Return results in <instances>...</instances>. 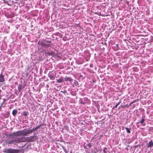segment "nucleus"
Segmentation results:
<instances>
[{
	"instance_id": "nucleus-1",
	"label": "nucleus",
	"mask_w": 153,
	"mask_h": 153,
	"mask_svg": "<svg viewBox=\"0 0 153 153\" xmlns=\"http://www.w3.org/2000/svg\"><path fill=\"white\" fill-rule=\"evenodd\" d=\"M3 152L4 153H18L19 152V150L10 148L5 149H3Z\"/></svg>"
},
{
	"instance_id": "nucleus-2",
	"label": "nucleus",
	"mask_w": 153,
	"mask_h": 153,
	"mask_svg": "<svg viewBox=\"0 0 153 153\" xmlns=\"http://www.w3.org/2000/svg\"><path fill=\"white\" fill-rule=\"evenodd\" d=\"M20 136H26L30 134L29 128H25L21 131H19Z\"/></svg>"
},
{
	"instance_id": "nucleus-3",
	"label": "nucleus",
	"mask_w": 153,
	"mask_h": 153,
	"mask_svg": "<svg viewBox=\"0 0 153 153\" xmlns=\"http://www.w3.org/2000/svg\"><path fill=\"white\" fill-rule=\"evenodd\" d=\"M36 136H31L26 137L27 142H33L36 140Z\"/></svg>"
},
{
	"instance_id": "nucleus-4",
	"label": "nucleus",
	"mask_w": 153,
	"mask_h": 153,
	"mask_svg": "<svg viewBox=\"0 0 153 153\" xmlns=\"http://www.w3.org/2000/svg\"><path fill=\"white\" fill-rule=\"evenodd\" d=\"M5 143L7 144H15V140H7L5 141Z\"/></svg>"
},
{
	"instance_id": "nucleus-5",
	"label": "nucleus",
	"mask_w": 153,
	"mask_h": 153,
	"mask_svg": "<svg viewBox=\"0 0 153 153\" xmlns=\"http://www.w3.org/2000/svg\"><path fill=\"white\" fill-rule=\"evenodd\" d=\"M50 41L46 43H44L42 44V45L46 48H48L51 46L52 44L50 43Z\"/></svg>"
},
{
	"instance_id": "nucleus-6",
	"label": "nucleus",
	"mask_w": 153,
	"mask_h": 153,
	"mask_svg": "<svg viewBox=\"0 0 153 153\" xmlns=\"http://www.w3.org/2000/svg\"><path fill=\"white\" fill-rule=\"evenodd\" d=\"M48 76L51 80H54L55 79V76L52 72H50L49 73Z\"/></svg>"
},
{
	"instance_id": "nucleus-7",
	"label": "nucleus",
	"mask_w": 153,
	"mask_h": 153,
	"mask_svg": "<svg viewBox=\"0 0 153 153\" xmlns=\"http://www.w3.org/2000/svg\"><path fill=\"white\" fill-rule=\"evenodd\" d=\"M5 79L4 78V76L1 74H0V83H4Z\"/></svg>"
},
{
	"instance_id": "nucleus-8",
	"label": "nucleus",
	"mask_w": 153,
	"mask_h": 153,
	"mask_svg": "<svg viewBox=\"0 0 153 153\" xmlns=\"http://www.w3.org/2000/svg\"><path fill=\"white\" fill-rule=\"evenodd\" d=\"M134 102H134H131V103L129 105H128V104H126V105H121L120 107H121L122 108H126V107L128 108L129 107V106H130Z\"/></svg>"
},
{
	"instance_id": "nucleus-9",
	"label": "nucleus",
	"mask_w": 153,
	"mask_h": 153,
	"mask_svg": "<svg viewBox=\"0 0 153 153\" xmlns=\"http://www.w3.org/2000/svg\"><path fill=\"white\" fill-rule=\"evenodd\" d=\"M14 137H17L20 136L19 131L13 132Z\"/></svg>"
},
{
	"instance_id": "nucleus-10",
	"label": "nucleus",
	"mask_w": 153,
	"mask_h": 153,
	"mask_svg": "<svg viewBox=\"0 0 153 153\" xmlns=\"http://www.w3.org/2000/svg\"><path fill=\"white\" fill-rule=\"evenodd\" d=\"M153 146V142L152 140H151L148 143L147 146V148L152 147Z\"/></svg>"
},
{
	"instance_id": "nucleus-11",
	"label": "nucleus",
	"mask_w": 153,
	"mask_h": 153,
	"mask_svg": "<svg viewBox=\"0 0 153 153\" xmlns=\"http://www.w3.org/2000/svg\"><path fill=\"white\" fill-rule=\"evenodd\" d=\"M145 120L144 119H142L139 122L137 123L139 124L140 123H141L142 124V125L143 126H144L146 125V123H143V122L145 121Z\"/></svg>"
},
{
	"instance_id": "nucleus-12",
	"label": "nucleus",
	"mask_w": 153,
	"mask_h": 153,
	"mask_svg": "<svg viewBox=\"0 0 153 153\" xmlns=\"http://www.w3.org/2000/svg\"><path fill=\"white\" fill-rule=\"evenodd\" d=\"M6 136L8 137V138H13V132L12 133H10L9 134H7Z\"/></svg>"
},
{
	"instance_id": "nucleus-13",
	"label": "nucleus",
	"mask_w": 153,
	"mask_h": 153,
	"mask_svg": "<svg viewBox=\"0 0 153 153\" xmlns=\"http://www.w3.org/2000/svg\"><path fill=\"white\" fill-rule=\"evenodd\" d=\"M21 142H27L26 137H20Z\"/></svg>"
},
{
	"instance_id": "nucleus-14",
	"label": "nucleus",
	"mask_w": 153,
	"mask_h": 153,
	"mask_svg": "<svg viewBox=\"0 0 153 153\" xmlns=\"http://www.w3.org/2000/svg\"><path fill=\"white\" fill-rule=\"evenodd\" d=\"M14 140L15 144H16V143H21V140L20 137L17 138L16 139Z\"/></svg>"
},
{
	"instance_id": "nucleus-15",
	"label": "nucleus",
	"mask_w": 153,
	"mask_h": 153,
	"mask_svg": "<svg viewBox=\"0 0 153 153\" xmlns=\"http://www.w3.org/2000/svg\"><path fill=\"white\" fill-rule=\"evenodd\" d=\"M65 79L66 81H69L70 82H73V79L70 77H67L66 76L65 78Z\"/></svg>"
},
{
	"instance_id": "nucleus-16",
	"label": "nucleus",
	"mask_w": 153,
	"mask_h": 153,
	"mask_svg": "<svg viewBox=\"0 0 153 153\" xmlns=\"http://www.w3.org/2000/svg\"><path fill=\"white\" fill-rule=\"evenodd\" d=\"M37 130V129L36 127L34 128L31 130H30L29 129L30 134L32 133L34 131H36Z\"/></svg>"
},
{
	"instance_id": "nucleus-17",
	"label": "nucleus",
	"mask_w": 153,
	"mask_h": 153,
	"mask_svg": "<svg viewBox=\"0 0 153 153\" xmlns=\"http://www.w3.org/2000/svg\"><path fill=\"white\" fill-rule=\"evenodd\" d=\"M63 79L62 77H60L59 79L57 80V82L58 83H61L63 82Z\"/></svg>"
},
{
	"instance_id": "nucleus-18",
	"label": "nucleus",
	"mask_w": 153,
	"mask_h": 153,
	"mask_svg": "<svg viewBox=\"0 0 153 153\" xmlns=\"http://www.w3.org/2000/svg\"><path fill=\"white\" fill-rule=\"evenodd\" d=\"M18 112V111L16 109H14L13 110L12 112V113L13 115L15 116L17 114Z\"/></svg>"
},
{
	"instance_id": "nucleus-19",
	"label": "nucleus",
	"mask_w": 153,
	"mask_h": 153,
	"mask_svg": "<svg viewBox=\"0 0 153 153\" xmlns=\"http://www.w3.org/2000/svg\"><path fill=\"white\" fill-rule=\"evenodd\" d=\"M125 129L126 130L127 133L129 134L131 133V127L129 128L125 127Z\"/></svg>"
},
{
	"instance_id": "nucleus-20",
	"label": "nucleus",
	"mask_w": 153,
	"mask_h": 153,
	"mask_svg": "<svg viewBox=\"0 0 153 153\" xmlns=\"http://www.w3.org/2000/svg\"><path fill=\"white\" fill-rule=\"evenodd\" d=\"M10 115V112H7L4 115V118H8L9 117Z\"/></svg>"
},
{
	"instance_id": "nucleus-21",
	"label": "nucleus",
	"mask_w": 153,
	"mask_h": 153,
	"mask_svg": "<svg viewBox=\"0 0 153 153\" xmlns=\"http://www.w3.org/2000/svg\"><path fill=\"white\" fill-rule=\"evenodd\" d=\"M121 102V101H120L114 106L112 109H114V108H117L118 105Z\"/></svg>"
},
{
	"instance_id": "nucleus-22",
	"label": "nucleus",
	"mask_w": 153,
	"mask_h": 153,
	"mask_svg": "<svg viewBox=\"0 0 153 153\" xmlns=\"http://www.w3.org/2000/svg\"><path fill=\"white\" fill-rule=\"evenodd\" d=\"M21 87H22V85H19L18 86V91L19 92H21Z\"/></svg>"
},
{
	"instance_id": "nucleus-23",
	"label": "nucleus",
	"mask_w": 153,
	"mask_h": 153,
	"mask_svg": "<svg viewBox=\"0 0 153 153\" xmlns=\"http://www.w3.org/2000/svg\"><path fill=\"white\" fill-rule=\"evenodd\" d=\"M27 112H26V111H24L23 112V114L25 116H27Z\"/></svg>"
},
{
	"instance_id": "nucleus-24",
	"label": "nucleus",
	"mask_w": 153,
	"mask_h": 153,
	"mask_svg": "<svg viewBox=\"0 0 153 153\" xmlns=\"http://www.w3.org/2000/svg\"><path fill=\"white\" fill-rule=\"evenodd\" d=\"M107 149L106 147H105L103 149V152L104 153H106L107 152L106 151V150Z\"/></svg>"
},
{
	"instance_id": "nucleus-25",
	"label": "nucleus",
	"mask_w": 153,
	"mask_h": 153,
	"mask_svg": "<svg viewBox=\"0 0 153 153\" xmlns=\"http://www.w3.org/2000/svg\"><path fill=\"white\" fill-rule=\"evenodd\" d=\"M92 145V144L90 143H89L87 144V146L89 147V148H91Z\"/></svg>"
},
{
	"instance_id": "nucleus-26",
	"label": "nucleus",
	"mask_w": 153,
	"mask_h": 153,
	"mask_svg": "<svg viewBox=\"0 0 153 153\" xmlns=\"http://www.w3.org/2000/svg\"><path fill=\"white\" fill-rule=\"evenodd\" d=\"M46 126V124H43V123H42L40 125V127L42 126Z\"/></svg>"
},
{
	"instance_id": "nucleus-27",
	"label": "nucleus",
	"mask_w": 153,
	"mask_h": 153,
	"mask_svg": "<svg viewBox=\"0 0 153 153\" xmlns=\"http://www.w3.org/2000/svg\"><path fill=\"white\" fill-rule=\"evenodd\" d=\"M40 127V125H38V126L36 127L37 129H38Z\"/></svg>"
},
{
	"instance_id": "nucleus-28",
	"label": "nucleus",
	"mask_w": 153,
	"mask_h": 153,
	"mask_svg": "<svg viewBox=\"0 0 153 153\" xmlns=\"http://www.w3.org/2000/svg\"><path fill=\"white\" fill-rule=\"evenodd\" d=\"M4 102H3V103H2L1 104V105H0V106H1V108H2V105H3V104H4Z\"/></svg>"
},
{
	"instance_id": "nucleus-29",
	"label": "nucleus",
	"mask_w": 153,
	"mask_h": 153,
	"mask_svg": "<svg viewBox=\"0 0 153 153\" xmlns=\"http://www.w3.org/2000/svg\"><path fill=\"white\" fill-rule=\"evenodd\" d=\"M61 92H62L64 93H66V91L65 90L64 91H61Z\"/></svg>"
},
{
	"instance_id": "nucleus-30",
	"label": "nucleus",
	"mask_w": 153,
	"mask_h": 153,
	"mask_svg": "<svg viewBox=\"0 0 153 153\" xmlns=\"http://www.w3.org/2000/svg\"><path fill=\"white\" fill-rule=\"evenodd\" d=\"M125 128V127H124V126H122V129L123 130H124V128Z\"/></svg>"
},
{
	"instance_id": "nucleus-31",
	"label": "nucleus",
	"mask_w": 153,
	"mask_h": 153,
	"mask_svg": "<svg viewBox=\"0 0 153 153\" xmlns=\"http://www.w3.org/2000/svg\"><path fill=\"white\" fill-rule=\"evenodd\" d=\"M1 106H0V111H1Z\"/></svg>"
},
{
	"instance_id": "nucleus-32",
	"label": "nucleus",
	"mask_w": 153,
	"mask_h": 153,
	"mask_svg": "<svg viewBox=\"0 0 153 153\" xmlns=\"http://www.w3.org/2000/svg\"><path fill=\"white\" fill-rule=\"evenodd\" d=\"M9 17H10V18H11V17H12V16H10Z\"/></svg>"
},
{
	"instance_id": "nucleus-33",
	"label": "nucleus",
	"mask_w": 153,
	"mask_h": 153,
	"mask_svg": "<svg viewBox=\"0 0 153 153\" xmlns=\"http://www.w3.org/2000/svg\"><path fill=\"white\" fill-rule=\"evenodd\" d=\"M151 129H149V130H151Z\"/></svg>"
},
{
	"instance_id": "nucleus-34",
	"label": "nucleus",
	"mask_w": 153,
	"mask_h": 153,
	"mask_svg": "<svg viewBox=\"0 0 153 153\" xmlns=\"http://www.w3.org/2000/svg\"><path fill=\"white\" fill-rule=\"evenodd\" d=\"M42 128V129H43V128Z\"/></svg>"
}]
</instances>
